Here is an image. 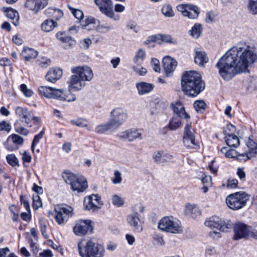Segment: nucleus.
Wrapping results in <instances>:
<instances>
[{
	"instance_id": "obj_37",
	"label": "nucleus",
	"mask_w": 257,
	"mask_h": 257,
	"mask_svg": "<svg viewBox=\"0 0 257 257\" xmlns=\"http://www.w3.org/2000/svg\"><path fill=\"white\" fill-rule=\"evenodd\" d=\"M225 143L230 147L236 148L239 145V139L236 135L225 137Z\"/></svg>"
},
{
	"instance_id": "obj_51",
	"label": "nucleus",
	"mask_w": 257,
	"mask_h": 257,
	"mask_svg": "<svg viewBox=\"0 0 257 257\" xmlns=\"http://www.w3.org/2000/svg\"><path fill=\"white\" fill-rule=\"evenodd\" d=\"M44 132L42 131L40 133L34 137L33 141L31 145V149L33 152L34 151L35 145L39 142V141L43 138Z\"/></svg>"
},
{
	"instance_id": "obj_6",
	"label": "nucleus",
	"mask_w": 257,
	"mask_h": 257,
	"mask_svg": "<svg viewBox=\"0 0 257 257\" xmlns=\"http://www.w3.org/2000/svg\"><path fill=\"white\" fill-rule=\"evenodd\" d=\"M249 199V195L240 191L228 195L226 198L227 206L233 210H238L244 207Z\"/></svg>"
},
{
	"instance_id": "obj_53",
	"label": "nucleus",
	"mask_w": 257,
	"mask_h": 257,
	"mask_svg": "<svg viewBox=\"0 0 257 257\" xmlns=\"http://www.w3.org/2000/svg\"><path fill=\"white\" fill-rule=\"evenodd\" d=\"M122 181L121 173L116 170L114 172V177L112 179V182L114 184H120Z\"/></svg>"
},
{
	"instance_id": "obj_38",
	"label": "nucleus",
	"mask_w": 257,
	"mask_h": 257,
	"mask_svg": "<svg viewBox=\"0 0 257 257\" xmlns=\"http://www.w3.org/2000/svg\"><path fill=\"white\" fill-rule=\"evenodd\" d=\"M61 93H59L58 99L60 100H64L68 102L73 101L76 99V96L74 94H72L69 91L68 93L64 92V90L60 89Z\"/></svg>"
},
{
	"instance_id": "obj_41",
	"label": "nucleus",
	"mask_w": 257,
	"mask_h": 257,
	"mask_svg": "<svg viewBox=\"0 0 257 257\" xmlns=\"http://www.w3.org/2000/svg\"><path fill=\"white\" fill-rule=\"evenodd\" d=\"M113 29V27L112 25H107L103 24H99L96 27V31L99 33L105 34L109 31Z\"/></svg>"
},
{
	"instance_id": "obj_25",
	"label": "nucleus",
	"mask_w": 257,
	"mask_h": 257,
	"mask_svg": "<svg viewBox=\"0 0 257 257\" xmlns=\"http://www.w3.org/2000/svg\"><path fill=\"white\" fill-rule=\"evenodd\" d=\"M171 107L177 116L186 119L190 117L189 115L186 112L184 106L181 102H176L175 104L172 103Z\"/></svg>"
},
{
	"instance_id": "obj_62",
	"label": "nucleus",
	"mask_w": 257,
	"mask_h": 257,
	"mask_svg": "<svg viewBox=\"0 0 257 257\" xmlns=\"http://www.w3.org/2000/svg\"><path fill=\"white\" fill-rule=\"evenodd\" d=\"M153 238L155 243L157 245L162 246L164 244V240L162 236L158 234H155Z\"/></svg>"
},
{
	"instance_id": "obj_42",
	"label": "nucleus",
	"mask_w": 257,
	"mask_h": 257,
	"mask_svg": "<svg viewBox=\"0 0 257 257\" xmlns=\"http://www.w3.org/2000/svg\"><path fill=\"white\" fill-rule=\"evenodd\" d=\"M71 123L79 127H85L88 131H91L92 130V127L89 126L86 121L84 119H78L77 120H71Z\"/></svg>"
},
{
	"instance_id": "obj_59",
	"label": "nucleus",
	"mask_w": 257,
	"mask_h": 257,
	"mask_svg": "<svg viewBox=\"0 0 257 257\" xmlns=\"http://www.w3.org/2000/svg\"><path fill=\"white\" fill-rule=\"evenodd\" d=\"M133 69L139 75L141 76H144L147 72V70L145 68H140L138 66H133Z\"/></svg>"
},
{
	"instance_id": "obj_50",
	"label": "nucleus",
	"mask_w": 257,
	"mask_h": 257,
	"mask_svg": "<svg viewBox=\"0 0 257 257\" xmlns=\"http://www.w3.org/2000/svg\"><path fill=\"white\" fill-rule=\"evenodd\" d=\"M51 60L47 58L42 57L37 61V64L42 68H47L50 65Z\"/></svg>"
},
{
	"instance_id": "obj_15",
	"label": "nucleus",
	"mask_w": 257,
	"mask_h": 257,
	"mask_svg": "<svg viewBox=\"0 0 257 257\" xmlns=\"http://www.w3.org/2000/svg\"><path fill=\"white\" fill-rule=\"evenodd\" d=\"M84 204L85 209L95 211L100 208L102 203L100 196L97 194H92L85 200Z\"/></svg>"
},
{
	"instance_id": "obj_33",
	"label": "nucleus",
	"mask_w": 257,
	"mask_h": 257,
	"mask_svg": "<svg viewBox=\"0 0 257 257\" xmlns=\"http://www.w3.org/2000/svg\"><path fill=\"white\" fill-rule=\"evenodd\" d=\"M246 145L248 148V153L253 157L257 156V144L252 140L248 138L246 142Z\"/></svg>"
},
{
	"instance_id": "obj_60",
	"label": "nucleus",
	"mask_w": 257,
	"mask_h": 257,
	"mask_svg": "<svg viewBox=\"0 0 257 257\" xmlns=\"http://www.w3.org/2000/svg\"><path fill=\"white\" fill-rule=\"evenodd\" d=\"M11 129L10 124L6 121H3L0 122V131H5L9 132Z\"/></svg>"
},
{
	"instance_id": "obj_27",
	"label": "nucleus",
	"mask_w": 257,
	"mask_h": 257,
	"mask_svg": "<svg viewBox=\"0 0 257 257\" xmlns=\"http://www.w3.org/2000/svg\"><path fill=\"white\" fill-rule=\"evenodd\" d=\"M208 61V58L204 51H196L194 56V62L200 66L203 67Z\"/></svg>"
},
{
	"instance_id": "obj_61",
	"label": "nucleus",
	"mask_w": 257,
	"mask_h": 257,
	"mask_svg": "<svg viewBox=\"0 0 257 257\" xmlns=\"http://www.w3.org/2000/svg\"><path fill=\"white\" fill-rule=\"evenodd\" d=\"M39 223L40 224V230L43 236L45 238H48V235L46 233V225L43 222L42 220L39 219Z\"/></svg>"
},
{
	"instance_id": "obj_19",
	"label": "nucleus",
	"mask_w": 257,
	"mask_h": 257,
	"mask_svg": "<svg viewBox=\"0 0 257 257\" xmlns=\"http://www.w3.org/2000/svg\"><path fill=\"white\" fill-rule=\"evenodd\" d=\"M15 113L20 120L25 123L26 126L30 127L32 126L31 123V112L27 108L18 106L15 109Z\"/></svg>"
},
{
	"instance_id": "obj_47",
	"label": "nucleus",
	"mask_w": 257,
	"mask_h": 257,
	"mask_svg": "<svg viewBox=\"0 0 257 257\" xmlns=\"http://www.w3.org/2000/svg\"><path fill=\"white\" fill-rule=\"evenodd\" d=\"M194 107L198 112H202L205 109L206 104L203 100H197L194 103Z\"/></svg>"
},
{
	"instance_id": "obj_21",
	"label": "nucleus",
	"mask_w": 257,
	"mask_h": 257,
	"mask_svg": "<svg viewBox=\"0 0 257 257\" xmlns=\"http://www.w3.org/2000/svg\"><path fill=\"white\" fill-rule=\"evenodd\" d=\"M39 94L48 98L58 99L59 93H61L60 89H56L52 87L45 86H40L38 88Z\"/></svg>"
},
{
	"instance_id": "obj_63",
	"label": "nucleus",
	"mask_w": 257,
	"mask_h": 257,
	"mask_svg": "<svg viewBox=\"0 0 257 257\" xmlns=\"http://www.w3.org/2000/svg\"><path fill=\"white\" fill-rule=\"evenodd\" d=\"M248 231V238L251 237L257 239V228L249 226Z\"/></svg>"
},
{
	"instance_id": "obj_4",
	"label": "nucleus",
	"mask_w": 257,
	"mask_h": 257,
	"mask_svg": "<svg viewBox=\"0 0 257 257\" xmlns=\"http://www.w3.org/2000/svg\"><path fill=\"white\" fill-rule=\"evenodd\" d=\"M79 253L81 257H103L104 253L103 246L92 240L84 243L83 241L78 243Z\"/></svg>"
},
{
	"instance_id": "obj_35",
	"label": "nucleus",
	"mask_w": 257,
	"mask_h": 257,
	"mask_svg": "<svg viewBox=\"0 0 257 257\" xmlns=\"http://www.w3.org/2000/svg\"><path fill=\"white\" fill-rule=\"evenodd\" d=\"M57 25L56 22L53 20H46L41 25V29L45 32H49L52 31Z\"/></svg>"
},
{
	"instance_id": "obj_46",
	"label": "nucleus",
	"mask_w": 257,
	"mask_h": 257,
	"mask_svg": "<svg viewBox=\"0 0 257 257\" xmlns=\"http://www.w3.org/2000/svg\"><path fill=\"white\" fill-rule=\"evenodd\" d=\"M162 13L166 17H171L174 16L172 7L168 5H165L162 8Z\"/></svg>"
},
{
	"instance_id": "obj_52",
	"label": "nucleus",
	"mask_w": 257,
	"mask_h": 257,
	"mask_svg": "<svg viewBox=\"0 0 257 257\" xmlns=\"http://www.w3.org/2000/svg\"><path fill=\"white\" fill-rule=\"evenodd\" d=\"M112 201L113 204L118 207L121 206L124 203L123 199L117 195L112 196Z\"/></svg>"
},
{
	"instance_id": "obj_43",
	"label": "nucleus",
	"mask_w": 257,
	"mask_h": 257,
	"mask_svg": "<svg viewBox=\"0 0 257 257\" xmlns=\"http://www.w3.org/2000/svg\"><path fill=\"white\" fill-rule=\"evenodd\" d=\"M247 6L251 14H257V0H248Z\"/></svg>"
},
{
	"instance_id": "obj_14",
	"label": "nucleus",
	"mask_w": 257,
	"mask_h": 257,
	"mask_svg": "<svg viewBox=\"0 0 257 257\" xmlns=\"http://www.w3.org/2000/svg\"><path fill=\"white\" fill-rule=\"evenodd\" d=\"M119 140H127L128 142H133L138 139H143V135L140 130L132 128L124 132L119 133L117 135Z\"/></svg>"
},
{
	"instance_id": "obj_56",
	"label": "nucleus",
	"mask_w": 257,
	"mask_h": 257,
	"mask_svg": "<svg viewBox=\"0 0 257 257\" xmlns=\"http://www.w3.org/2000/svg\"><path fill=\"white\" fill-rule=\"evenodd\" d=\"M253 157L252 156L249 155L248 152H244L242 153H237V156L236 158L238 160L240 161L245 162L246 160H248L250 158V157Z\"/></svg>"
},
{
	"instance_id": "obj_48",
	"label": "nucleus",
	"mask_w": 257,
	"mask_h": 257,
	"mask_svg": "<svg viewBox=\"0 0 257 257\" xmlns=\"http://www.w3.org/2000/svg\"><path fill=\"white\" fill-rule=\"evenodd\" d=\"M163 156V151H158L157 152H155L153 153L152 156V158L154 160V162L156 163H161L162 162Z\"/></svg>"
},
{
	"instance_id": "obj_24",
	"label": "nucleus",
	"mask_w": 257,
	"mask_h": 257,
	"mask_svg": "<svg viewBox=\"0 0 257 257\" xmlns=\"http://www.w3.org/2000/svg\"><path fill=\"white\" fill-rule=\"evenodd\" d=\"M63 74L62 70L58 68L50 69L46 74L45 77L47 81L55 83L57 80L60 79Z\"/></svg>"
},
{
	"instance_id": "obj_30",
	"label": "nucleus",
	"mask_w": 257,
	"mask_h": 257,
	"mask_svg": "<svg viewBox=\"0 0 257 257\" xmlns=\"http://www.w3.org/2000/svg\"><path fill=\"white\" fill-rule=\"evenodd\" d=\"M185 214L195 218L200 215V213L198 208L196 205L189 204L186 206Z\"/></svg>"
},
{
	"instance_id": "obj_11",
	"label": "nucleus",
	"mask_w": 257,
	"mask_h": 257,
	"mask_svg": "<svg viewBox=\"0 0 257 257\" xmlns=\"http://www.w3.org/2000/svg\"><path fill=\"white\" fill-rule=\"evenodd\" d=\"M204 224L205 226L212 229H216L222 232H225L227 229L231 227V223L229 221H225L216 216H212L208 220H206Z\"/></svg>"
},
{
	"instance_id": "obj_57",
	"label": "nucleus",
	"mask_w": 257,
	"mask_h": 257,
	"mask_svg": "<svg viewBox=\"0 0 257 257\" xmlns=\"http://www.w3.org/2000/svg\"><path fill=\"white\" fill-rule=\"evenodd\" d=\"M10 137L11 138L13 143L17 145H22L24 142L23 138L21 136L13 134Z\"/></svg>"
},
{
	"instance_id": "obj_18",
	"label": "nucleus",
	"mask_w": 257,
	"mask_h": 257,
	"mask_svg": "<svg viewBox=\"0 0 257 257\" xmlns=\"http://www.w3.org/2000/svg\"><path fill=\"white\" fill-rule=\"evenodd\" d=\"M249 226L241 222L236 223L234 226V235L233 239L238 240L241 238H248V230Z\"/></svg>"
},
{
	"instance_id": "obj_36",
	"label": "nucleus",
	"mask_w": 257,
	"mask_h": 257,
	"mask_svg": "<svg viewBox=\"0 0 257 257\" xmlns=\"http://www.w3.org/2000/svg\"><path fill=\"white\" fill-rule=\"evenodd\" d=\"M202 31V26L200 24L196 23L189 31V34L194 38H198Z\"/></svg>"
},
{
	"instance_id": "obj_22",
	"label": "nucleus",
	"mask_w": 257,
	"mask_h": 257,
	"mask_svg": "<svg viewBox=\"0 0 257 257\" xmlns=\"http://www.w3.org/2000/svg\"><path fill=\"white\" fill-rule=\"evenodd\" d=\"M48 0H26L25 4L26 8L37 14L41 9H43L48 5Z\"/></svg>"
},
{
	"instance_id": "obj_29",
	"label": "nucleus",
	"mask_w": 257,
	"mask_h": 257,
	"mask_svg": "<svg viewBox=\"0 0 257 257\" xmlns=\"http://www.w3.org/2000/svg\"><path fill=\"white\" fill-rule=\"evenodd\" d=\"M146 52L144 49H139L135 54V56L133 58L134 63L138 66H141L145 58Z\"/></svg>"
},
{
	"instance_id": "obj_55",
	"label": "nucleus",
	"mask_w": 257,
	"mask_h": 257,
	"mask_svg": "<svg viewBox=\"0 0 257 257\" xmlns=\"http://www.w3.org/2000/svg\"><path fill=\"white\" fill-rule=\"evenodd\" d=\"M71 10V12L73 16L78 20H81L83 18V13L82 11L78 9H74L71 7H69Z\"/></svg>"
},
{
	"instance_id": "obj_3",
	"label": "nucleus",
	"mask_w": 257,
	"mask_h": 257,
	"mask_svg": "<svg viewBox=\"0 0 257 257\" xmlns=\"http://www.w3.org/2000/svg\"><path fill=\"white\" fill-rule=\"evenodd\" d=\"M73 75L68 81L69 88L78 91L86 85L85 81H91L93 77V73L91 69L86 66L73 67L71 69Z\"/></svg>"
},
{
	"instance_id": "obj_10",
	"label": "nucleus",
	"mask_w": 257,
	"mask_h": 257,
	"mask_svg": "<svg viewBox=\"0 0 257 257\" xmlns=\"http://www.w3.org/2000/svg\"><path fill=\"white\" fill-rule=\"evenodd\" d=\"M194 132L191 122H188L184 129L183 143L187 148L197 149L199 148V146L198 143L195 141Z\"/></svg>"
},
{
	"instance_id": "obj_16",
	"label": "nucleus",
	"mask_w": 257,
	"mask_h": 257,
	"mask_svg": "<svg viewBox=\"0 0 257 257\" xmlns=\"http://www.w3.org/2000/svg\"><path fill=\"white\" fill-rule=\"evenodd\" d=\"M127 222L136 232H141L143 229L142 223L138 212L134 211L127 216Z\"/></svg>"
},
{
	"instance_id": "obj_34",
	"label": "nucleus",
	"mask_w": 257,
	"mask_h": 257,
	"mask_svg": "<svg viewBox=\"0 0 257 257\" xmlns=\"http://www.w3.org/2000/svg\"><path fill=\"white\" fill-rule=\"evenodd\" d=\"M22 54L25 60L28 61L31 59L35 58L38 55V52L33 49L27 48L24 49Z\"/></svg>"
},
{
	"instance_id": "obj_54",
	"label": "nucleus",
	"mask_w": 257,
	"mask_h": 257,
	"mask_svg": "<svg viewBox=\"0 0 257 257\" xmlns=\"http://www.w3.org/2000/svg\"><path fill=\"white\" fill-rule=\"evenodd\" d=\"M20 89L26 97H31L33 94V91L31 89H28L27 85L25 84L21 85Z\"/></svg>"
},
{
	"instance_id": "obj_45",
	"label": "nucleus",
	"mask_w": 257,
	"mask_h": 257,
	"mask_svg": "<svg viewBox=\"0 0 257 257\" xmlns=\"http://www.w3.org/2000/svg\"><path fill=\"white\" fill-rule=\"evenodd\" d=\"M235 131V127L231 124H228L224 128L223 133L226 136L225 137H229V136L234 135Z\"/></svg>"
},
{
	"instance_id": "obj_12",
	"label": "nucleus",
	"mask_w": 257,
	"mask_h": 257,
	"mask_svg": "<svg viewBox=\"0 0 257 257\" xmlns=\"http://www.w3.org/2000/svg\"><path fill=\"white\" fill-rule=\"evenodd\" d=\"M94 3L98 7L102 14L114 21L119 19L118 16L115 17L114 16L111 0H94Z\"/></svg>"
},
{
	"instance_id": "obj_58",
	"label": "nucleus",
	"mask_w": 257,
	"mask_h": 257,
	"mask_svg": "<svg viewBox=\"0 0 257 257\" xmlns=\"http://www.w3.org/2000/svg\"><path fill=\"white\" fill-rule=\"evenodd\" d=\"M152 66L154 70L155 71L157 72H160V62L159 61L156 59L153 58L151 61Z\"/></svg>"
},
{
	"instance_id": "obj_26",
	"label": "nucleus",
	"mask_w": 257,
	"mask_h": 257,
	"mask_svg": "<svg viewBox=\"0 0 257 257\" xmlns=\"http://www.w3.org/2000/svg\"><path fill=\"white\" fill-rule=\"evenodd\" d=\"M136 87L138 90L139 94L140 95H144L151 92L153 90L154 86L151 83L141 82L136 83Z\"/></svg>"
},
{
	"instance_id": "obj_39",
	"label": "nucleus",
	"mask_w": 257,
	"mask_h": 257,
	"mask_svg": "<svg viewBox=\"0 0 257 257\" xmlns=\"http://www.w3.org/2000/svg\"><path fill=\"white\" fill-rule=\"evenodd\" d=\"M179 116H174L170 120L168 127L170 130H175L181 125V118Z\"/></svg>"
},
{
	"instance_id": "obj_31",
	"label": "nucleus",
	"mask_w": 257,
	"mask_h": 257,
	"mask_svg": "<svg viewBox=\"0 0 257 257\" xmlns=\"http://www.w3.org/2000/svg\"><path fill=\"white\" fill-rule=\"evenodd\" d=\"M116 130L112 123L108 121L104 124L97 126L95 128V132L97 134H103L110 130Z\"/></svg>"
},
{
	"instance_id": "obj_28",
	"label": "nucleus",
	"mask_w": 257,
	"mask_h": 257,
	"mask_svg": "<svg viewBox=\"0 0 257 257\" xmlns=\"http://www.w3.org/2000/svg\"><path fill=\"white\" fill-rule=\"evenodd\" d=\"M6 16L12 20V23L15 26H17L19 24V16L18 13L15 10L12 9H8L6 11Z\"/></svg>"
},
{
	"instance_id": "obj_32",
	"label": "nucleus",
	"mask_w": 257,
	"mask_h": 257,
	"mask_svg": "<svg viewBox=\"0 0 257 257\" xmlns=\"http://www.w3.org/2000/svg\"><path fill=\"white\" fill-rule=\"evenodd\" d=\"M244 86L247 92H251L257 88V78L251 77L245 81Z\"/></svg>"
},
{
	"instance_id": "obj_7",
	"label": "nucleus",
	"mask_w": 257,
	"mask_h": 257,
	"mask_svg": "<svg viewBox=\"0 0 257 257\" xmlns=\"http://www.w3.org/2000/svg\"><path fill=\"white\" fill-rule=\"evenodd\" d=\"M159 229L172 233H180L183 229L180 221L172 216H165L158 222Z\"/></svg>"
},
{
	"instance_id": "obj_17",
	"label": "nucleus",
	"mask_w": 257,
	"mask_h": 257,
	"mask_svg": "<svg viewBox=\"0 0 257 257\" xmlns=\"http://www.w3.org/2000/svg\"><path fill=\"white\" fill-rule=\"evenodd\" d=\"M89 220H79L73 227V231L77 235H84L86 233L91 232L93 227Z\"/></svg>"
},
{
	"instance_id": "obj_23",
	"label": "nucleus",
	"mask_w": 257,
	"mask_h": 257,
	"mask_svg": "<svg viewBox=\"0 0 257 257\" xmlns=\"http://www.w3.org/2000/svg\"><path fill=\"white\" fill-rule=\"evenodd\" d=\"M56 37L58 40L65 44L64 46L65 49L71 48L76 44L75 40L68 35L65 32H58L56 35Z\"/></svg>"
},
{
	"instance_id": "obj_44",
	"label": "nucleus",
	"mask_w": 257,
	"mask_h": 257,
	"mask_svg": "<svg viewBox=\"0 0 257 257\" xmlns=\"http://www.w3.org/2000/svg\"><path fill=\"white\" fill-rule=\"evenodd\" d=\"M158 39L161 40L163 42H165L170 44H176V40L173 39L169 35L159 34L157 36Z\"/></svg>"
},
{
	"instance_id": "obj_9",
	"label": "nucleus",
	"mask_w": 257,
	"mask_h": 257,
	"mask_svg": "<svg viewBox=\"0 0 257 257\" xmlns=\"http://www.w3.org/2000/svg\"><path fill=\"white\" fill-rule=\"evenodd\" d=\"M128 118V112L124 108L118 107L113 109L110 113L109 120L115 129L123 125Z\"/></svg>"
},
{
	"instance_id": "obj_8",
	"label": "nucleus",
	"mask_w": 257,
	"mask_h": 257,
	"mask_svg": "<svg viewBox=\"0 0 257 257\" xmlns=\"http://www.w3.org/2000/svg\"><path fill=\"white\" fill-rule=\"evenodd\" d=\"M55 219L59 224H63L69 218L74 215L73 208L66 204H61L55 206Z\"/></svg>"
},
{
	"instance_id": "obj_49",
	"label": "nucleus",
	"mask_w": 257,
	"mask_h": 257,
	"mask_svg": "<svg viewBox=\"0 0 257 257\" xmlns=\"http://www.w3.org/2000/svg\"><path fill=\"white\" fill-rule=\"evenodd\" d=\"M8 163L12 166H18V160L14 155H8L6 157Z\"/></svg>"
},
{
	"instance_id": "obj_5",
	"label": "nucleus",
	"mask_w": 257,
	"mask_h": 257,
	"mask_svg": "<svg viewBox=\"0 0 257 257\" xmlns=\"http://www.w3.org/2000/svg\"><path fill=\"white\" fill-rule=\"evenodd\" d=\"M62 178L66 183L70 185L71 189L74 191L82 192L88 187L86 179L82 175L66 171L63 173Z\"/></svg>"
},
{
	"instance_id": "obj_20",
	"label": "nucleus",
	"mask_w": 257,
	"mask_h": 257,
	"mask_svg": "<svg viewBox=\"0 0 257 257\" xmlns=\"http://www.w3.org/2000/svg\"><path fill=\"white\" fill-rule=\"evenodd\" d=\"M163 67L167 77L170 76L174 71L177 65V61L170 56H165L162 60Z\"/></svg>"
},
{
	"instance_id": "obj_64",
	"label": "nucleus",
	"mask_w": 257,
	"mask_h": 257,
	"mask_svg": "<svg viewBox=\"0 0 257 257\" xmlns=\"http://www.w3.org/2000/svg\"><path fill=\"white\" fill-rule=\"evenodd\" d=\"M39 256L40 257H52L53 253L50 249H46L40 253Z\"/></svg>"
},
{
	"instance_id": "obj_2",
	"label": "nucleus",
	"mask_w": 257,
	"mask_h": 257,
	"mask_svg": "<svg viewBox=\"0 0 257 257\" xmlns=\"http://www.w3.org/2000/svg\"><path fill=\"white\" fill-rule=\"evenodd\" d=\"M181 86L185 93L190 96H196L205 88V83L201 75L195 71L185 72L182 76Z\"/></svg>"
},
{
	"instance_id": "obj_1",
	"label": "nucleus",
	"mask_w": 257,
	"mask_h": 257,
	"mask_svg": "<svg viewBox=\"0 0 257 257\" xmlns=\"http://www.w3.org/2000/svg\"><path fill=\"white\" fill-rule=\"evenodd\" d=\"M255 49L253 43L243 42L228 50L215 65L222 78L229 80L235 74L245 72L257 59Z\"/></svg>"
},
{
	"instance_id": "obj_13",
	"label": "nucleus",
	"mask_w": 257,
	"mask_h": 257,
	"mask_svg": "<svg viewBox=\"0 0 257 257\" xmlns=\"http://www.w3.org/2000/svg\"><path fill=\"white\" fill-rule=\"evenodd\" d=\"M178 11L185 17L190 19H195L198 18L200 13L199 8L192 4H181L177 7Z\"/></svg>"
},
{
	"instance_id": "obj_40",
	"label": "nucleus",
	"mask_w": 257,
	"mask_h": 257,
	"mask_svg": "<svg viewBox=\"0 0 257 257\" xmlns=\"http://www.w3.org/2000/svg\"><path fill=\"white\" fill-rule=\"evenodd\" d=\"M95 22V19L92 17L88 18L84 21H80L81 28L88 31L92 29L91 25L94 24Z\"/></svg>"
}]
</instances>
